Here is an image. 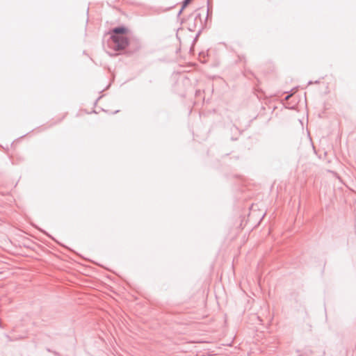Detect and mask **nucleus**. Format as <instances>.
I'll list each match as a JSON object with an SVG mask.
<instances>
[{"label": "nucleus", "mask_w": 356, "mask_h": 356, "mask_svg": "<svg viewBox=\"0 0 356 356\" xmlns=\"http://www.w3.org/2000/svg\"><path fill=\"white\" fill-rule=\"evenodd\" d=\"M128 29L124 26L117 27L112 30L111 32V39L113 43L115 44V50H122L128 46Z\"/></svg>", "instance_id": "1"}, {"label": "nucleus", "mask_w": 356, "mask_h": 356, "mask_svg": "<svg viewBox=\"0 0 356 356\" xmlns=\"http://www.w3.org/2000/svg\"><path fill=\"white\" fill-rule=\"evenodd\" d=\"M191 1L192 0H185L183 3L182 9L186 8L191 2Z\"/></svg>", "instance_id": "2"}]
</instances>
